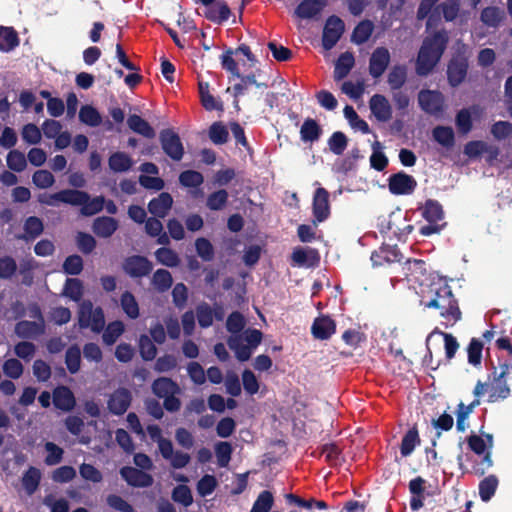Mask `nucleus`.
<instances>
[{
    "mask_svg": "<svg viewBox=\"0 0 512 512\" xmlns=\"http://www.w3.org/2000/svg\"><path fill=\"white\" fill-rule=\"evenodd\" d=\"M420 303L425 308L438 310L446 327L453 326L462 319L458 300L446 278H433L422 290Z\"/></svg>",
    "mask_w": 512,
    "mask_h": 512,
    "instance_id": "nucleus-1",
    "label": "nucleus"
},
{
    "mask_svg": "<svg viewBox=\"0 0 512 512\" xmlns=\"http://www.w3.org/2000/svg\"><path fill=\"white\" fill-rule=\"evenodd\" d=\"M449 42L448 33L442 29L424 38L418 51L415 71L418 76H428L440 62Z\"/></svg>",
    "mask_w": 512,
    "mask_h": 512,
    "instance_id": "nucleus-2",
    "label": "nucleus"
},
{
    "mask_svg": "<svg viewBox=\"0 0 512 512\" xmlns=\"http://www.w3.org/2000/svg\"><path fill=\"white\" fill-rule=\"evenodd\" d=\"M510 375V363L505 361L498 367L492 364L491 373L488 375V382L477 381L473 394L480 398L486 391L489 392L488 402L495 403L510 397L511 389L508 385Z\"/></svg>",
    "mask_w": 512,
    "mask_h": 512,
    "instance_id": "nucleus-3",
    "label": "nucleus"
},
{
    "mask_svg": "<svg viewBox=\"0 0 512 512\" xmlns=\"http://www.w3.org/2000/svg\"><path fill=\"white\" fill-rule=\"evenodd\" d=\"M78 324L82 329L91 328L95 333H100L105 326L104 311L101 307H93L89 300L80 304L78 311Z\"/></svg>",
    "mask_w": 512,
    "mask_h": 512,
    "instance_id": "nucleus-4",
    "label": "nucleus"
},
{
    "mask_svg": "<svg viewBox=\"0 0 512 512\" xmlns=\"http://www.w3.org/2000/svg\"><path fill=\"white\" fill-rule=\"evenodd\" d=\"M469 448L477 455H483L480 460H474L471 472L477 476H483L493 466L491 451H486L485 440L478 435H470L467 438Z\"/></svg>",
    "mask_w": 512,
    "mask_h": 512,
    "instance_id": "nucleus-5",
    "label": "nucleus"
},
{
    "mask_svg": "<svg viewBox=\"0 0 512 512\" xmlns=\"http://www.w3.org/2000/svg\"><path fill=\"white\" fill-rule=\"evenodd\" d=\"M469 60L465 51H457L447 64V81L453 88L462 84L468 73Z\"/></svg>",
    "mask_w": 512,
    "mask_h": 512,
    "instance_id": "nucleus-6",
    "label": "nucleus"
},
{
    "mask_svg": "<svg viewBox=\"0 0 512 512\" xmlns=\"http://www.w3.org/2000/svg\"><path fill=\"white\" fill-rule=\"evenodd\" d=\"M88 199V193L78 189H64L54 194L41 195L39 202L48 206L56 205V202L80 206Z\"/></svg>",
    "mask_w": 512,
    "mask_h": 512,
    "instance_id": "nucleus-7",
    "label": "nucleus"
},
{
    "mask_svg": "<svg viewBox=\"0 0 512 512\" xmlns=\"http://www.w3.org/2000/svg\"><path fill=\"white\" fill-rule=\"evenodd\" d=\"M345 30L343 20L336 16L331 15L327 18L323 33H322V46L325 50H331L339 41Z\"/></svg>",
    "mask_w": 512,
    "mask_h": 512,
    "instance_id": "nucleus-8",
    "label": "nucleus"
},
{
    "mask_svg": "<svg viewBox=\"0 0 512 512\" xmlns=\"http://www.w3.org/2000/svg\"><path fill=\"white\" fill-rule=\"evenodd\" d=\"M159 141L164 153L173 161H180L184 148L179 135L172 129H163L159 134Z\"/></svg>",
    "mask_w": 512,
    "mask_h": 512,
    "instance_id": "nucleus-9",
    "label": "nucleus"
},
{
    "mask_svg": "<svg viewBox=\"0 0 512 512\" xmlns=\"http://www.w3.org/2000/svg\"><path fill=\"white\" fill-rule=\"evenodd\" d=\"M132 399V393L128 388L119 387L109 395L107 408L111 414L121 416L131 406Z\"/></svg>",
    "mask_w": 512,
    "mask_h": 512,
    "instance_id": "nucleus-10",
    "label": "nucleus"
},
{
    "mask_svg": "<svg viewBox=\"0 0 512 512\" xmlns=\"http://www.w3.org/2000/svg\"><path fill=\"white\" fill-rule=\"evenodd\" d=\"M122 268L130 277L142 278L152 272L153 265L145 256L132 255L124 259Z\"/></svg>",
    "mask_w": 512,
    "mask_h": 512,
    "instance_id": "nucleus-11",
    "label": "nucleus"
},
{
    "mask_svg": "<svg viewBox=\"0 0 512 512\" xmlns=\"http://www.w3.org/2000/svg\"><path fill=\"white\" fill-rule=\"evenodd\" d=\"M403 255L397 245L382 244L371 254L373 267H383L401 262Z\"/></svg>",
    "mask_w": 512,
    "mask_h": 512,
    "instance_id": "nucleus-12",
    "label": "nucleus"
},
{
    "mask_svg": "<svg viewBox=\"0 0 512 512\" xmlns=\"http://www.w3.org/2000/svg\"><path fill=\"white\" fill-rule=\"evenodd\" d=\"M417 181L403 171L392 174L388 178V188L393 195H409L415 191Z\"/></svg>",
    "mask_w": 512,
    "mask_h": 512,
    "instance_id": "nucleus-13",
    "label": "nucleus"
},
{
    "mask_svg": "<svg viewBox=\"0 0 512 512\" xmlns=\"http://www.w3.org/2000/svg\"><path fill=\"white\" fill-rule=\"evenodd\" d=\"M420 108L430 115H438L444 109V97L436 90H421L418 94Z\"/></svg>",
    "mask_w": 512,
    "mask_h": 512,
    "instance_id": "nucleus-14",
    "label": "nucleus"
},
{
    "mask_svg": "<svg viewBox=\"0 0 512 512\" xmlns=\"http://www.w3.org/2000/svg\"><path fill=\"white\" fill-rule=\"evenodd\" d=\"M314 222L321 223L330 215L329 192L319 187L315 190L312 202Z\"/></svg>",
    "mask_w": 512,
    "mask_h": 512,
    "instance_id": "nucleus-15",
    "label": "nucleus"
},
{
    "mask_svg": "<svg viewBox=\"0 0 512 512\" xmlns=\"http://www.w3.org/2000/svg\"><path fill=\"white\" fill-rule=\"evenodd\" d=\"M390 53L386 47H377L369 59V73L377 79L383 75L390 64Z\"/></svg>",
    "mask_w": 512,
    "mask_h": 512,
    "instance_id": "nucleus-16",
    "label": "nucleus"
},
{
    "mask_svg": "<svg viewBox=\"0 0 512 512\" xmlns=\"http://www.w3.org/2000/svg\"><path fill=\"white\" fill-rule=\"evenodd\" d=\"M120 475L132 487L146 488L153 484V477L150 474L135 467H122Z\"/></svg>",
    "mask_w": 512,
    "mask_h": 512,
    "instance_id": "nucleus-17",
    "label": "nucleus"
},
{
    "mask_svg": "<svg viewBox=\"0 0 512 512\" xmlns=\"http://www.w3.org/2000/svg\"><path fill=\"white\" fill-rule=\"evenodd\" d=\"M198 92L199 99L202 107L208 111H224V105L220 97L215 96L210 88V84L208 82L199 81L198 82Z\"/></svg>",
    "mask_w": 512,
    "mask_h": 512,
    "instance_id": "nucleus-18",
    "label": "nucleus"
},
{
    "mask_svg": "<svg viewBox=\"0 0 512 512\" xmlns=\"http://www.w3.org/2000/svg\"><path fill=\"white\" fill-rule=\"evenodd\" d=\"M336 332V322L328 315H321L314 319L311 334L317 340H328Z\"/></svg>",
    "mask_w": 512,
    "mask_h": 512,
    "instance_id": "nucleus-19",
    "label": "nucleus"
},
{
    "mask_svg": "<svg viewBox=\"0 0 512 512\" xmlns=\"http://www.w3.org/2000/svg\"><path fill=\"white\" fill-rule=\"evenodd\" d=\"M328 0H302L294 10L299 19L317 18L327 6Z\"/></svg>",
    "mask_w": 512,
    "mask_h": 512,
    "instance_id": "nucleus-20",
    "label": "nucleus"
},
{
    "mask_svg": "<svg viewBox=\"0 0 512 512\" xmlns=\"http://www.w3.org/2000/svg\"><path fill=\"white\" fill-rule=\"evenodd\" d=\"M53 404L56 409L70 412L76 405L74 393L67 386L60 385L53 390Z\"/></svg>",
    "mask_w": 512,
    "mask_h": 512,
    "instance_id": "nucleus-21",
    "label": "nucleus"
},
{
    "mask_svg": "<svg viewBox=\"0 0 512 512\" xmlns=\"http://www.w3.org/2000/svg\"><path fill=\"white\" fill-rule=\"evenodd\" d=\"M202 14L209 21L221 24L230 18L231 10L224 0H218L215 3L206 6Z\"/></svg>",
    "mask_w": 512,
    "mask_h": 512,
    "instance_id": "nucleus-22",
    "label": "nucleus"
},
{
    "mask_svg": "<svg viewBox=\"0 0 512 512\" xmlns=\"http://www.w3.org/2000/svg\"><path fill=\"white\" fill-rule=\"evenodd\" d=\"M15 333L23 339H34L45 333V322L21 320L15 325Z\"/></svg>",
    "mask_w": 512,
    "mask_h": 512,
    "instance_id": "nucleus-23",
    "label": "nucleus"
},
{
    "mask_svg": "<svg viewBox=\"0 0 512 512\" xmlns=\"http://www.w3.org/2000/svg\"><path fill=\"white\" fill-rule=\"evenodd\" d=\"M372 114L377 120L386 122L391 119L392 109L387 98L381 94H375L369 101Z\"/></svg>",
    "mask_w": 512,
    "mask_h": 512,
    "instance_id": "nucleus-24",
    "label": "nucleus"
},
{
    "mask_svg": "<svg viewBox=\"0 0 512 512\" xmlns=\"http://www.w3.org/2000/svg\"><path fill=\"white\" fill-rule=\"evenodd\" d=\"M118 221L110 216H100L94 219L92 231L100 238L111 237L118 229Z\"/></svg>",
    "mask_w": 512,
    "mask_h": 512,
    "instance_id": "nucleus-25",
    "label": "nucleus"
},
{
    "mask_svg": "<svg viewBox=\"0 0 512 512\" xmlns=\"http://www.w3.org/2000/svg\"><path fill=\"white\" fill-rule=\"evenodd\" d=\"M425 482L426 481L420 476L409 482V491L412 494L410 499V508L412 511H418L424 506Z\"/></svg>",
    "mask_w": 512,
    "mask_h": 512,
    "instance_id": "nucleus-26",
    "label": "nucleus"
},
{
    "mask_svg": "<svg viewBox=\"0 0 512 512\" xmlns=\"http://www.w3.org/2000/svg\"><path fill=\"white\" fill-rule=\"evenodd\" d=\"M172 204V196L167 192H162L158 197L150 200L148 211L158 218H164L171 209Z\"/></svg>",
    "mask_w": 512,
    "mask_h": 512,
    "instance_id": "nucleus-27",
    "label": "nucleus"
},
{
    "mask_svg": "<svg viewBox=\"0 0 512 512\" xmlns=\"http://www.w3.org/2000/svg\"><path fill=\"white\" fill-rule=\"evenodd\" d=\"M482 108L479 105H472L470 108H463L456 114L455 123L461 134H468L473 128L471 113L479 114Z\"/></svg>",
    "mask_w": 512,
    "mask_h": 512,
    "instance_id": "nucleus-28",
    "label": "nucleus"
},
{
    "mask_svg": "<svg viewBox=\"0 0 512 512\" xmlns=\"http://www.w3.org/2000/svg\"><path fill=\"white\" fill-rule=\"evenodd\" d=\"M240 81L235 83L232 87V95L235 99L240 96H243L248 89V86H255L260 89L268 88V84L266 82H259L256 78V73L252 72L247 75H242L240 73V77H237Z\"/></svg>",
    "mask_w": 512,
    "mask_h": 512,
    "instance_id": "nucleus-29",
    "label": "nucleus"
},
{
    "mask_svg": "<svg viewBox=\"0 0 512 512\" xmlns=\"http://www.w3.org/2000/svg\"><path fill=\"white\" fill-rule=\"evenodd\" d=\"M20 44L17 31L11 26H0V51L8 53Z\"/></svg>",
    "mask_w": 512,
    "mask_h": 512,
    "instance_id": "nucleus-30",
    "label": "nucleus"
},
{
    "mask_svg": "<svg viewBox=\"0 0 512 512\" xmlns=\"http://www.w3.org/2000/svg\"><path fill=\"white\" fill-rule=\"evenodd\" d=\"M228 347L234 351L236 358L240 362L248 361L252 354L250 346L245 344L242 335H231L227 339Z\"/></svg>",
    "mask_w": 512,
    "mask_h": 512,
    "instance_id": "nucleus-31",
    "label": "nucleus"
},
{
    "mask_svg": "<svg viewBox=\"0 0 512 512\" xmlns=\"http://www.w3.org/2000/svg\"><path fill=\"white\" fill-rule=\"evenodd\" d=\"M127 125L133 132L142 135L145 138L152 139L155 137V130L153 127L137 114H132L128 117Z\"/></svg>",
    "mask_w": 512,
    "mask_h": 512,
    "instance_id": "nucleus-32",
    "label": "nucleus"
},
{
    "mask_svg": "<svg viewBox=\"0 0 512 512\" xmlns=\"http://www.w3.org/2000/svg\"><path fill=\"white\" fill-rule=\"evenodd\" d=\"M354 64L355 58L351 52L346 51L342 53L335 63L334 79L339 81L345 78L354 67Z\"/></svg>",
    "mask_w": 512,
    "mask_h": 512,
    "instance_id": "nucleus-33",
    "label": "nucleus"
},
{
    "mask_svg": "<svg viewBox=\"0 0 512 512\" xmlns=\"http://www.w3.org/2000/svg\"><path fill=\"white\" fill-rule=\"evenodd\" d=\"M152 391L157 397L163 398L170 394H178L180 388L177 383L170 378L160 377L152 383Z\"/></svg>",
    "mask_w": 512,
    "mask_h": 512,
    "instance_id": "nucleus-34",
    "label": "nucleus"
},
{
    "mask_svg": "<svg viewBox=\"0 0 512 512\" xmlns=\"http://www.w3.org/2000/svg\"><path fill=\"white\" fill-rule=\"evenodd\" d=\"M420 436L419 431L416 425L411 427L403 436L401 445H400V453L403 457H407L412 454L415 447L420 444Z\"/></svg>",
    "mask_w": 512,
    "mask_h": 512,
    "instance_id": "nucleus-35",
    "label": "nucleus"
},
{
    "mask_svg": "<svg viewBox=\"0 0 512 512\" xmlns=\"http://www.w3.org/2000/svg\"><path fill=\"white\" fill-rule=\"evenodd\" d=\"M322 134V129L318 122L312 118L304 120L300 128V138L303 142L318 141Z\"/></svg>",
    "mask_w": 512,
    "mask_h": 512,
    "instance_id": "nucleus-36",
    "label": "nucleus"
},
{
    "mask_svg": "<svg viewBox=\"0 0 512 512\" xmlns=\"http://www.w3.org/2000/svg\"><path fill=\"white\" fill-rule=\"evenodd\" d=\"M505 18V12L497 6L485 7L480 14L481 22L492 28H496Z\"/></svg>",
    "mask_w": 512,
    "mask_h": 512,
    "instance_id": "nucleus-37",
    "label": "nucleus"
},
{
    "mask_svg": "<svg viewBox=\"0 0 512 512\" xmlns=\"http://www.w3.org/2000/svg\"><path fill=\"white\" fill-rule=\"evenodd\" d=\"M291 259L297 266L311 267L319 260V257L317 251L314 249L306 251L305 249L298 247L293 250Z\"/></svg>",
    "mask_w": 512,
    "mask_h": 512,
    "instance_id": "nucleus-38",
    "label": "nucleus"
},
{
    "mask_svg": "<svg viewBox=\"0 0 512 512\" xmlns=\"http://www.w3.org/2000/svg\"><path fill=\"white\" fill-rule=\"evenodd\" d=\"M422 217L429 223H437L444 217L442 205L434 199L426 200L422 208Z\"/></svg>",
    "mask_w": 512,
    "mask_h": 512,
    "instance_id": "nucleus-39",
    "label": "nucleus"
},
{
    "mask_svg": "<svg viewBox=\"0 0 512 512\" xmlns=\"http://www.w3.org/2000/svg\"><path fill=\"white\" fill-rule=\"evenodd\" d=\"M374 30L373 22L366 19L359 22L354 28L351 36L352 42L361 45L369 40Z\"/></svg>",
    "mask_w": 512,
    "mask_h": 512,
    "instance_id": "nucleus-40",
    "label": "nucleus"
},
{
    "mask_svg": "<svg viewBox=\"0 0 512 512\" xmlns=\"http://www.w3.org/2000/svg\"><path fill=\"white\" fill-rule=\"evenodd\" d=\"M79 120L87 126L97 127L102 123V116L94 106L86 104L79 110Z\"/></svg>",
    "mask_w": 512,
    "mask_h": 512,
    "instance_id": "nucleus-41",
    "label": "nucleus"
},
{
    "mask_svg": "<svg viewBox=\"0 0 512 512\" xmlns=\"http://www.w3.org/2000/svg\"><path fill=\"white\" fill-rule=\"evenodd\" d=\"M41 472L38 468L30 466L22 477V485L27 494L32 495L40 485Z\"/></svg>",
    "mask_w": 512,
    "mask_h": 512,
    "instance_id": "nucleus-42",
    "label": "nucleus"
},
{
    "mask_svg": "<svg viewBox=\"0 0 512 512\" xmlns=\"http://www.w3.org/2000/svg\"><path fill=\"white\" fill-rule=\"evenodd\" d=\"M108 164L109 168L114 172H126L132 167L133 161L129 155L118 151L111 154Z\"/></svg>",
    "mask_w": 512,
    "mask_h": 512,
    "instance_id": "nucleus-43",
    "label": "nucleus"
},
{
    "mask_svg": "<svg viewBox=\"0 0 512 512\" xmlns=\"http://www.w3.org/2000/svg\"><path fill=\"white\" fill-rule=\"evenodd\" d=\"M120 306L130 319L139 317V305L135 296L130 291H125L120 296Z\"/></svg>",
    "mask_w": 512,
    "mask_h": 512,
    "instance_id": "nucleus-44",
    "label": "nucleus"
},
{
    "mask_svg": "<svg viewBox=\"0 0 512 512\" xmlns=\"http://www.w3.org/2000/svg\"><path fill=\"white\" fill-rule=\"evenodd\" d=\"M442 13L446 22H453L460 12V0H445L435 8V13Z\"/></svg>",
    "mask_w": 512,
    "mask_h": 512,
    "instance_id": "nucleus-45",
    "label": "nucleus"
},
{
    "mask_svg": "<svg viewBox=\"0 0 512 512\" xmlns=\"http://www.w3.org/2000/svg\"><path fill=\"white\" fill-rule=\"evenodd\" d=\"M432 135L434 140L443 147L450 148L455 144V134L449 126H436Z\"/></svg>",
    "mask_w": 512,
    "mask_h": 512,
    "instance_id": "nucleus-46",
    "label": "nucleus"
},
{
    "mask_svg": "<svg viewBox=\"0 0 512 512\" xmlns=\"http://www.w3.org/2000/svg\"><path fill=\"white\" fill-rule=\"evenodd\" d=\"M214 452L217 458V464L221 468H225L231 461L233 447L230 442L219 441L214 445Z\"/></svg>",
    "mask_w": 512,
    "mask_h": 512,
    "instance_id": "nucleus-47",
    "label": "nucleus"
},
{
    "mask_svg": "<svg viewBox=\"0 0 512 512\" xmlns=\"http://www.w3.org/2000/svg\"><path fill=\"white\" fill-rule=\"evenodd\" d=\"M208 137L215 145H223L229 139V132L221 121L213 122L208 130Z\"/></svg>",
    "mask_w": 512,
    "mask_h": 512,
    "instance_id": "nucleus-48",
    "label": "nucleus"
},
{
    "mask_svg": "<svg viewBox=\"0 0 512 512\" xmlns=\"http://www.w3.org/2000/svg\"><path fill=\"white\" fill-rule=\"evenodd\" d=\"M407 80V68L405 65H395L388 74V84L392 90H399Z\"/></svg>",
    "mask_w": 512,
    "mask_h": 512,
    "instance_id": "nucleus-49",
    "label": "nucleus"
},
{
    "mask_svg": "<svg viewBox=\"0 0 512 512\" xmlns=\"http://www.w3.org/2000/svg\"><path fill=\"white\" fill-rule=\"evenodd\" d=\"M498 487V478L495 475L485 477L479 483V496L482 501L488 502L495 494Z\"/></svg>",
    "mask_w": 512,
    "mask_h": 512,
    "instance_id": "nucleus-50",
    "label": "nucleus"
},
{
    "mask_svg": "<svg viewBox=\"0 0 512 512\" xmlns=\"http://www.w3.org/2000/svg\"><path fill=\"white\" fill-rule=\"evenodd\" d=\"M65 364L71 374H76L81 366V350L77 344L71 345L65 353Z\"/></svg>",
    "mask_w": 512,
    "mask_h": 512,
    "instance_id": "nucleus-51",
    "label": "nucleus"
},
{
    "mask_svg": "<svg viewBox=\"0 0 512 512\" xmlns=\"http://www.w3.org/2000/svg\"><path fill=\"white\" fill-rule=\"evenodd\" d=\"M233 55H235L233 49L229 48L226 51H224L220 56L222 69L230 73L231 75L229 77V80L235 77H240L238 63L233 58Z\"/></svg>",
    "mask_w": 512,
    "mask_h": 512,
    "instance_id": "nucleus-52",
    "label": "nucleus"
},
{
    "mask_svg": "<svg viewBox=\"0 0 512 512\" xmlns=\"http://www.w3.org/2000/svg\"><path fill=\"white\" fill-rule=\"evenodd\" d=\"M125 326L122 321L116 320L110 322L102 335L103 342L106 345H113L117 339L123 334Z\"/></svg>",
    "mask_w": 512,
    "mask_h": 512,
    "instance_id": "nucleus-53",
    "label": "nucleus"
},
{
    "mask_svg": "<svg viewBox=\"0 0 512 512\" xmlns=\"http://www.w3.org/2000/svg\"><path fill=\"white\" fill-rule=\"evenodd\" d=\"M373 152L370 156V166L371 168L375 169L376 171H383L388 166V158L387 156L381 151L382 146L381 143L376 141L372 145Z\"/></svg>",
    "mask_w": 512,
    "mask_h": 512,
    "instance_id": "nucleus-54",
    "label": "nucleus"
},
{
    "mask_svg": "<svg viewBox=\"0 0 512 512\" xmlns=\"http://www.w3.org/2000/svg\"><path fill=\"white\" fill-rule=\"evenodd\" d=\"M104 204L105 198L103 196H96L91 199L88 194V199L80 205V212L83 216H93L103 210Z\"/></svg>",
    "mask_w": 512,
    "mask_h": 512,
    "instance_id": "nucleus-55",
    "label": "nucleus"
},
{
    "mask_svg": "<svg viewBox=\"0 0 512 512\" xmlns=\"http://www.w3.org/2000/svg\"><path fill=\"white\" fill-rule=\"evenodd\" d=\"M194 248L198 256L205 262L212 261L215 256V251L212 243L204 238L200 237L194 241Z\"/></svg>",
    "mask_w": 512,
    "mask_h": 512,
    "instance_id": "nucleus-56",
    "label": "nucleus"
},
{
    "mask_svg": "<svg viewBox=\"0 0 512 512\" xmlns=\"http://www.w3.org/2000/svg\"><path fill=\"white\" fill-rule=\"evenodd\" d=\"M274 505V496L268 491L264 490L259 493L257 499L253 503L250 512H269Z\"/></svg>",
    "mask_w": 512,
    "mask_h": 512,
    "instance_id": "nucleus-57",
    "label": "nucleus"
},
{
    "mask_svg": "<svg viewBox=\"0 0 512 512\" xmlns=\"http://www.w3.org/2000/svg\"><path fill=\"white\" fill-rule=\"evenodd\" d=\"M483 343L477 339L472 338L467 347L468 363L474 367H479L482 362Z\"/></svg>",
    "mask_w": 512,
    "mask_h": 512,
    "instance_id": "nucleus-58",
    "label": "nucleus"
},
{
    "mask_svg": "<svg viewBox=\"0 0 512 512\" xmlns=\"http://www.w3.org/2000/svg\"><path fill=\"white\" fill-rule=\"evenodd\" d=\"M171 273L166 269H158L152 277V284L159 292L167 291L172 285Z\"/></svg>",
    "mask_w": 512,
    "mask_h": 512,
    "instance_id": "nucleus-59",
    "label": "nucleus"
},
{
    "mask_svg": "<svg viewBox=\"0 0 512 512\" xmlns=\"http://www.w3.org/2000/svg\"><path fill=\"white\" fill-rule=\"evenodd\" d=\"M228 192L224 189L211 193L206 200V206L213 211L222 210L228 202Z\"/></svg>",
    "mask_w": 512,
    "mask_h": 512,
    "instance_id": "nucleus-60",
    "label": "nucleus"
},
{
    "mask_svg": "<svg viewBox=\"0 0 512 512\" xmlns=\"http://www.w3.org/2000/svg\"><path fill=\"white\" fill-rule=\"evenodd\" d=\"M343 112L353 128L360 130L364 134H368L370 132L368 123L359 117L352 106L346 105Z\"/></svg>",
    "mask_w": 512,
    "mask_h": 512,
    "instance_id": "nucleus-61",
    "label": "nucleus"
},
{
    "mask_svg": "<svg viewBox=\"0 0 512 512\" xmlns=\"http://www.w3.org/2000/svg\"><path fill=\"white\" fill-rule=\"evenodd\" d=\"M7 166L14 172H22L27 167V159L23 152L11 150L7 155Z\"/></svg>",
    "mask_w": 512,
    "mask_h": 512,
    "instance_id": "nucleus-62",
    "label": "nucleus"
},
{
    "mask_svg": "<svg viewBox=\"0 0 512 512\" xmlns=\"http://www.w3.org/2000/svg\"><path fill=\"white\" fill-rule=\"evenodd\" d=\"M83 267V259L77 254L69 255L62 264L63 272L72 276L79 275L82 272Z\"/></svg>",
    "mask_w": 512,
    "mask_h": 512,
    "instance_id": "nucleus-63",
    "label": "nucleus"
},
{
    "mask_svg": "<svg viewBox=\"0 0 512 512\" xmlns=\"http://www.w3.org/2000/svg\"><path fill=\"white\" fill-rule=\"evenodd\" d=\"M218 486V481L214 475L205 474L196 484L197 493L201 497L211 495Z\"/></svg>",
    "mask_w": 512,
    "mask_h": 512,
    "instance_id": "nucleus-64",
    "label": "nucleus"
}]
</instances>
